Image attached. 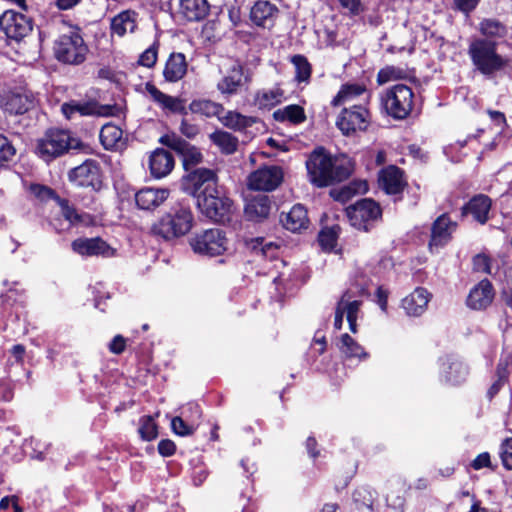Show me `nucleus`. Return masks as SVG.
Instances as JSON below:
<instances>
[{
	"label": "nucleus",
	"mask_w": 512,
	"mask_h": 512,
	"mask_svg": "<svg viewBox=\"0 0 512 512\" xmlns=\"http://www.w3.org/2000/svg\"><path fill=\"white\" fill-rule=\"evenodd\" d=\"M406 186L407 180L400 168L394 165L386 167V194L400 195Z\"/></svg>",
	"instance_id": "obj_35"
},
{
	"label": "nucleus",
	"mask_w": 512,
	"mask_h": 512,
	"mask_svg": "<svg viewBox=\"0 0 512 512\" xmlns=\"http://www.w3.org/2000/svg\"><path fill=\"white\" fill-rule=\"evenodd\" d=\"M281 222L287 230L292 232L307 229L309 219L306 208L301 204L294 205L287 214L282 216Z\"/></svg>",
	"instance_id": "obj_30"
},
{
	"label": "nucleus",
	"mask_w": 512,
	"mask_h": 512,
	"mask_svg": "<svg viewBox=\"0 0 512 512\" xmlns=\"http://www.w3.org/2000/svg\"><path fill=\"white\" fill-rule=\"evenodd\" d=\"M71 248L73 252L84 257L102 256L109 258L113 257L116 252L114 248L100 237L77 238L72 241Z\"/></svg>",
	"instance_id": "obj_16"
},
{
	"label": "nucleus",
	"mask_w": 512,
	"mask_h": 512,
	"mask_svg": "<svg viewBox=\"0 0 512 512\" xmlns=\"http://www.w3.org/2000/svg\"><path fill=\"white\" fill-rule=\"evenodd\" d=\"M473 268L477 272L491 274V260L486 254H478L473 258Z\"/></svg>",
	"instance_id": "obj_54"
},
{
	"label": "nucleus",
	"mask_w": 512,
	"mask_h": 512,
	"mask_svg": "<svg viewBox=\"0 0 512 512\" xmlns=\"http://www.w3.org/2000/svg\"><path fill=\"white\" fill-rule=\"evenodd\" d=\"M146 91L153 101L163 109L173 113H186L185 106L181 99L163 93L155 85L150 83L146 84Z\"/></svg>",
	"instance_id": "obj_29"
},
{
	"label": "nucleus",
	"mask_w": 512,
	"mask_h": 512,
	"mask_svg": "<svg viewBox=\"0 0 512 512\" xmlns=\"http://www.w3.org/2000/svg\"><path fill=\"white\" fill-rule=\"evenodd\" d=\"M339 231L338 225L322 229L318 235L320 246L326 251H331L336 246Z\"/></svg>",
	"instance_id": "obj_47"
},
{
	"label": "nucleus",
	"mask_w": 512,
	"mask_h": 512,
	"mask_svg": "<svg viewBox=\"0 0 512 512\" xmlns=\"http://www.w3.org/2000/svg\"><path fill=\"white\" fill-rule=\"evenodd\" d=\"M491 199L483 194L474 196L469 202L463 206L462 214L471 215L474 220L480 224H485L488 221V215L491 209Z\"/></svg>",
	"instance_id": "obj_27"
},
{
	"label": "nucleus",
	"mask_w": 512,
	"mask_h": 512,
	"mask_svg": "<svg viewBox=\"0 0 512 512\" xmlns=\"http://www.w3.org/2000/svg\"><path fill=\"white\" fill-rule=\"evenodd\" d=\"M291 63L295 66V80L298 82H308L311 77L312 67L307 58L303 55H294Z\"/></svg>",
	"instance_id": "obj_46"
},
{
	"label": "nucleus",
	"mask_w": 512,
	"mask_h": 512,
	"mask_svg": "<svg viewBox=\"0 0 512 512\" xmlns=\"http://www.w3.org/2000/svg\"><path fill=\"white\" fill-rule=\"evenodd\" d=\"M30 193L37 199L41 201H47L49 199H54L58 197L54 190L51 188L41 185V184H32L29 188Z\"/></svg>",
	"instance_id": "obj_53"
},
{
	"label": "nucleus",
	"mask_w": 512,
	"mask_h": 512,
	"mask_svg": "<svg viewBox=\"0 0 512 512\" xmlns=\"http://www.w3.org/2000/svg\"><path fill=\"white\" fill-rule=\"evenodd\" d=\"M482 35L488 38H502L506 35V27L496 19H484L479 24Z\"/></svg>",
	"instance_id": "obj_45"
},
{
	"label": "nucleus",
	"mask_w": 512,
	"mask_h": 512,
	"mask_svg": "<svg viewBox=\"0 0 512 512\" xmlns=\"http://www.w3.org/2000/svg\"><path fill=\"white\" fill-rule=\"evenodd\" d=\"M278 14L279 9L275 4L267 0H258L250 8L249 19L257 27L271 29L275 25Z\"/></svg>",
	"instance_id": "obj_20"
},
{
	"label": "nucleus",
	"mask_w": 512,
	"mask_h": 512,
	"mask_svg": "<svg viewBox=\"0 0 512 512\" xmlns=\"http://www.w3.org/2000/svg\"><path fill=\"white\" fill-rule=\"evenodd\" d=\"M135 12L126 10L116 15L111 21L112 34L119 37L124 36L127 32H133L136 28Z\"/></svg>",
	"instance_id": "obj_36"
},
{
	"label": "nucleus",
	"mask_w": 512,
	"mask_h": 512,
	"mask_svg": "<svg viewBox=\"0 0 512 512\" xmlns=\"http://www.w3.org/2000/svg\"><path fill=\"white\" fill-rule=\"evenodd\" d=\"M454 2L459 10L469 13L477 6L479 0H454Z\"/></svg>",
	"instance_id": "obj_62"
},
{
	"label": "nucleus",
	"mask_w": 512,
	"mask_h": 512,
	"mask_svg": "<svg viewBox=\"0 0 512 512\" xmlns=\"http://www.w3.org/2000/svg\"><path fill=\"white\" fill-rule=\"evenodd\" d=\"M188 64L183 53L173 52L168 57L163 70L164 79L167 82H178L187 73Z\"/></svg>",
	"instance_id": "obj_28"
},
{
	"label": "nucleus",
	"mask_w": 512,
	"mask_h": 512,
	"mask_svg": "<svg viewBox=\"0 0 512 512\" xmlns=\"http://www.w3.org/2000/svg\"><path fill=\"white\" fill-rule=\"evenodd\" d=\"M138 432L145 441H151L157 437V425L152 416H143L140 419Z\"/></svg>",
	"instance_id": "obj_49"
},
{
	"label": "nucleus",
	"mask_w": 512,
	"mask_h": 512,
	"mask_svg": "<svg viewBox=\"0 0 512 512\" xmlns=\"http://www.w3.org/2000/svg\"><path fill=\"white\" fill-rule=\"evenodd\" d=\"M350 224L358 230L367 231L369 224L380 219L381 206L371 198H364L346 208Z\"/></svg>",
	"instance_id": "obj_9"
},
{
	"label": "nucleus",
	"mask_w": 512,
	"mask_h": 512,
	"mask_svg": "<svg viewBox=\"0 0 512 512\" xmlns=\"http://www.w3.org/2000/svg\"><path fill=\"white\" fill-rule=\"evenodd\" d=\"M190 245L195 253L213 257L227 250L228 240L222 230L214 228L196 234Z\"/></svg>",
	"instance_id": "obj_8"
},
{
	"label": "nucleus",
	"mask_w": 512,
	"mask_h": 512,
	"mask_svg": "<svg viewBox=\"0 0 512 512\" xmlns=\"http://www.w3.org/2000/svg\"><path fill=\"white\" fill-rule=\"evenodd\" d=\"M217 174L214 170L197 168L185 179L184 190L198 200L199 194L204 193L208 188L217 187Z\"/></svg>",
	"instance_id": "obj_15"
},
{
	"label": "nucleus",
	"mask_w": 512,
	"mask_h": 512,
	"mask_svg": "<svg viewBox=\"0 0 512 512\" xmlns=\"http://www.w3.org/2000/svg\"><path fill=\"white\" fill-rule=\"evenodd\" d=\"M157 55H158L157 47L155 45H153V46L147 48L140 55L138 62L140 65L150 68L155 65V63L157 61Z\"/></svg>",
	"instance_id": "obj_55"
},
{
	"label": "nucleus",
	"mask_w": 512,
	"mask_h": 512,
	"mask_svg": "<svg viewBox=\"0 0 512 512\" xmlns=\"http://www.w3.org/2000/svg\"><path fill=\"white\" fill-rule=\"evenodd\" d=\"M369 190L366 180H353L341 187L333 188L330 190V196L341 203H346L356 195L365 194Z\"/></svg>",
	"instance_id": "obj_31"
},
{
	"label": "nucleus",
	"mask_w": 512,
	"mask_h": 512,
	"mask_svg": "<svg viewBox=\"0 0 512 512\" xmlns=\"http://www.w3.org/2000/svg\"><path fill=\"white\" fill-rule=\"evenodd\" d=\"M413 93L411 89L402 84L395 85L386 94V112L396 119H404L412 110Z\"/></svg>",
	"instance_id": "obj_12"
},
{
	"label": "nucleus",
	"mask_w": 512,
	"mask_h": 512,
	"mask_svg": "<svg viewBox=\"0 0 512 512\" xmlns=\"http://www.w3.org/2000/svg\"><path fill=\"white\" fill-rule=\"evenodd\" d=\"M11 354L15 357L17 362H22L25 354V347L21 344L14 345L11 349Z\"/></svg>",
	"instance_id": "obj_63"
},
{
	"label": "nucleus",
	"mask_w": 512,
	"mask_h": 512,
	"mask_svg": "<svg viewBox=\"0 0 512 512\" xmlns=\"http://www.w3.org/2000/svg\"><path fill=\"white\" fill-rule=\"evenodd\" d=\"M69 179L78 186L98 189L101 186L100 167L95 160H86L70 171Z\"/></svg>",
	"instance_id": "obj_19"
},
{
	"label": "nucleus",
	"mask_w": 512,
	"mask_h": 512,
	"mask_svg": "<svg viewBox=\"0 0 512 512\" xmlns=\"http://www.w3.org/2000/svg\"><path fill=\"white\" fill-rule=\"evenodd\" d=\"M369 123V112L361 105L344 108L337 117L336 126L345 136H353L366 130Z\"/></svg>",
	"instance_id": "obj_10"
},
{
	"label": "nucleus",
	"mask_w": 512,
	"mask_h": 512,
	"mask_svg": "<svg viewBox=\"0 0 512 512\" xmlns=\"http://www.w3.org/2000/svg\"><path fill=\"white\" fill-rule=\"evenodd\" d=\"M114 107L101 105L95 100H69L61 105V112L68 120L77 116H110L113 115Z\"/></svg>",
	"instance_id": "obj_11"
},
{
	"label": "nucleus",
	"mask_w": 512,
	"mask_h": 512,
	"mask_svg": "<svg viewBox=\"0 0 512 512\" xmlns=\"http://www.w3.org/2000/svg\"><path fill=\"white\" fill-rule=\"evenodd\" d=\"M169 190L165 188H143L135 194V202L139 209L154 210L163 204L169 197Z\"/></svg>",
	"instance_id": "obj_26"
},
{
	"label": "nucleus",
	"mask_w": 512,
	"mask_h": 512,
	"mask_svg": "<svg viewBox=\"0 0 512 512\" xmlns=\"http://www.w3.org/2000/svg\"><path fill=\"white\" fill-rule=\"evenodd\" d=\"M15 153L16 149L10 140L0 133V167L11 161Z\"/></svg>",
	"instance_id": "obj_52"
},
{
	"label": "nucleus",
	"mask_w": 512,
	"mask_h": 512,
	"mask_svg": "<svg viewBox=\"0 0 512 512\" xmlns=\"http://www.w3.org/2000/svg\"><path fill=\"white\" fill-rule=\"evenodd\" d=\"M338 348L346 358H366L364 349L347 333L340 338Z\"/></svg>",
	"instance_id": "obj_44"
},
{
	"label": "nucleus",
	"mask_w": 512,
	"mask_h": 512,
	"mask_svg": "<svg viewBox=\"0 0 512 512\" xmlns=\"http://www.w3.org/2000/svg\"><path fill=\"white\" fill-rule=\"evenodd\" d=\"M38 104L37 95L25 86L14 87L0 98L1 108L14 115H22L34 109Z\"/></svg>",
	"instance_id": "obj_7"
},
{
	"label": "nucleus",
	"mask_w": 512,
	"mask_h": 512,
	"mask_svg": "<svg viewBox=\"0 0 512 512\" xmlns=\"http://www.w3.org/2000/svg\"><path fill=\"white\" fill-rule=\"evenodd\" d=\"M193 226V215L189 208L180 207L163 215L151 226V234L169 241L187 234Z\"/></svg>",
	"instance_id": "obj_3"
},
{
	"label": "nucleus",
	"mask_w": 512,
	"mask_h": 512,
	"mask_svg": "<svg viewBox=\"0 0 512 512\" xmlns=\"http://www.w3.org/2000/svg\"><path fill=\"white\" fill-rule=\"evenodd\" d=\"M439 379L449 385H458L468 376V367L459 359L452 356L442 357L438 361Z\"/></svg>",
	"instance_id": "obj_18"
},
{
	"label": "nucleus",
	"mask_w": 512,
	"mask_h": 512,
	"mask_svg": "<svg viewBox=\"0 0 512 512\" xmlns=\"http://www.w3.org/2000/svg\"><path fill=\"white\" fill-rule=\"evenodd\" d=\"M55 201L61 208L63 217L71 224H77L84 221L85 215L79 214L76 209L69 204L68 200L55 197Z\"/></svg>",
	"instance_id": "obj_50"
},
{
	"label": "nucleus",
	"mask_w": 512,
	"mask_h": 512,
	"mask_svg": "<svg viewBox=\"0 0 512 512\" xmlns=\"http://www.w3.org/2000/svg\"><path fill=\"white\" fill-rule=\"evenodd\" d=\"M456 227L457 223L452 221L447 214L440 215L431 228L430 251L433 253L435 249L444 247L451 240Z\"/></svg>",
	"instance_id": "obj_21"
},
{
	"label": "nucleus",
	"mask_w": 512,
	"mask_h": 512,
	"mask_svg": "<svg viewBox=\"0 0 512 512\" xmlns=\"http://www.w3.org/2000/svg\"><path fill=\"white\" fill-rule=\"evenodd\" d=\"M500 456L505 468L512 470V438L507 439L501 446Z\"/></svg>",
	"instance_id": "obj_56"
},
{
	"label": "nucleus",
	"mask_w": 512,
	"mask_h": 512,
	"mask_svg": "<svg viewBox=\"0 0 512 512\" xmlns=\"http://www.w3.org/2000/svg\"><path fill=\"white\" fill-rule=\"evenodd\" d=\"M99 137L105 149H119L122 142L123 131L120 127L108 123L101 128Z\"/></svg>",
	"instance_id": "obj_39"
},
{
	"label": "nucleus",
	"mask_w": 512,
	"mask_h": 512,
	"mask_svg": "<svg viewBox=\"0 0 512 512\" xmlns=\"http://www.w3.org/2000/svg\"><path fill=\"white\" fill-rule=\"evenodd\" d=\"M280 246L274 242H265L264 239H256L253 245L254 253L264 259L274 262L273 268L279 272L280 268L285 267V262L278 258Z\"/></svg>",
	"instance_id": "obj_33"
},
{
	"label": "nucleus",
	"mask_w": 512,
	"mask_h": 512,
	"mask_svg": "<svg viewBox=\"0 0 512 512\" xmlns=\"http://www.w3.org/2000/svg\"><path fill=\"white\" fill-rule=\"evenodd\" d=\"M366 93L367 90L364 85L358 83H347L341 86L336 96L332 99L331 104L333 106H339Z\"/></svg>",
	"instance_id": "obj_41"
},
{
	"label": "nucleus",
	"mask_w": 512,
	"mask_h": 512,
	"mask_svg": "<svg viewBox=\"0 0 512 512\" xmlns=\"http://www.w3.org/2000/svg\"><path fill=\"white\" fill-rule=\"evenodd\" d=\"M175 160L171 152L163 148L155 149L149 156L148 167L155 179H161L171 173Z\"/></svg>",
	"instance_id": "obj_25"
},
{
	"label": "nucleus",
	"mask_w": 512,
	"mask_h": 512,
	"mask_svg": "<svg viewBox=\"0 0 512 512\" xmlns=\"http://www.w3.org/2000/svg\"><path fill=\"white\" fill-rule=\"evenodd\" d=\"M495 290L487 279L481 280L471 288L466 299V305L476 311L487 309L493 302Z\"/></svg>",
	"instance_id": "obj_22"
},
{
	"label": "nucleus",
	"mask_w": 512,
	"mask_h": 512,
	"mask_svg": "<svg viewBox=\"0 0 512 512\" xmlns=\"http://www.w3.org/2000/svg\"><path fill=\"white\" fill-rule=\"evenodd\" d=\"M171 427L174 433L180 436H188L193 434L197 424L194 420H188L185 422L182 417L176 416L171 421Z\"/></svg>",
	"instance_id": "obj_51"
},
{
	"label": "nucleus",
	"mask_w": 512,
	"mask_h": 512,
	"mask_svg": "<svg viewBox=\"0 0 512 512\" xmlns=\"http://www.w3.org/2000/svg\"><path fill=\"white\" fill-rule=\"evenodd\" d=\"M197 207L207 218L215 222L225 223L230 220L234 203L217 187H212L199 194Z\"/></svg>",
	"instance_id": "obj_4"
},
{
	"label": "nucleus",
	"mask_w": 512,
	"mask_h": 512,
	"mask_svg": "<svg viewBox=\"0 0 512 512\" xmlns=\"http://www.w3.org/2000/svg\"><path fill=\"white\" fill-rule=\"evenodd\" d=\"M186 412H190V416H186L188 420H194L198 425V421L201 418V409L200 406L196 403H189L186 409L182 412L183 415H186Z\"/></svg>",
	"instance_id": "obj_61"
},
{
	"label": "nucleus",
	"mask_w": 512,
	"mask_h": 512,
	"mask_svg": "<svg viewBox=\"0 0 512 512\" xmlns=\"http://www.w3.org/2000/svg\"><path fill=\"white\" fill-rule=\"evenodd\" d=\"M307 170L310 181L317 187H326L347 179L353 172V163L346 157H333L315 150L309 157Z\"/></svg>",
	"instance_id": "obj_1"
},
{
	"label": "nucleus",
	"mask_w": 512,
	"mask_h": 512,
	"mask_svg": "<svg viewBox=\"0 0 512 512\" xmlns=\"http://www.w3.org/2000/svg\"><path fill=\"white\" fill-rule=\"evenodd\" d=\"M0 29L7 38L20 41L32 31V22L24 14L8 10L0 17Z\"/></svg>",
	"instance_id": "obj_13"
},
{
	"label": "nucleus",
	"mask_w": 512,
	"mask_h": 512,
	"mask_svg": "<svg viewBox=\"0 0 512 512\" xmlns=\"http://www.w3.org/2000/svg\"><path fill=\"white\" fill-rule=\"evenodd\" d=\"M502 300L506 307L512 310V287H507L503 290Z\"/></svg>",
	"instance_id": "obj_64"
},
{
	"label": "nucleus",
	"mask_w": 512,
	"mask_h": 512,
	"mask_svg": "<svg viewBox=\"0 0 512 512\" xmlns=\"http://www.w3.org/2000/svg\"><path fill=\"white\" fill-rule=\"evenodd\" d=\"M471 467L475 470L491 467L490 454L488 452L480 453L471 463Z\"/></svg>",
	"instance_id": "obj_58"
},
{
	"label": "nucleus",
	"mask_w": 512,
	"mask_h": 512,
	"mask_svg": "<svg viewBox=\"0 0 512 512\" xmlns=\"http://www.w3.org/2000/svg\"><path fill=\"white\" fill-rule=\"evenodd\" d=\"M361 302L351 300L348 292H345L337 303V307L346 315L347 319L357 318Z\"/></svg>",
	"instance_id": "obj_48"
},
{
	"label": "nucleus",
	"mask_w": 512,
	"mask_h": 512,
	"mask_svg": "<svg viewBox=\"0 0 512 512\" xmlns=\"http://www.w3.org/2000/svg\"><path fill=\"white\" fill-rule=\"evenodd\" d=\"M176 446L173 441L169 439L161 440L158 444V452L164 457L172 456L175 453Z\"/></svg>",
	"instance_id": "obj_59"
},
{
	"label": "nucleus",
	"mask_w": 512,
	"mask_h": 512,
	"mask_svg": "<svg viewBox=\"0 0 512 512\" xmlns=\"http://www.w3.org/2000/svg\"><path fill=\"white\" fill-rule=\"evenodd\" d=\"M180 132L186 136L187 138H194L199 133V128L196 124L189 122L186 119H183L180 124Z\"/></svg>",
	"instance_id": "obj_57"
},
{
	"label": "nucleus",
	"mask_w": 512,
	"mask_h": 512,
	"mask_svg": "<svg viewBox=\"0 0 512 512\" xmlns=\"http://www.w3.org/2000/svg\"><path fill=\"white\" fill-rule=\"evenodd\" d=\"M159 141L161 144L177 151L182 156L186 167L198 165L203 160L200 149L190 145L174 133L163 135Z\"/></svg>",
	"instance_id": "obj_17"
},
{
	"label": "nucleus",
	"mask_w": 512,
	"mask_h": 512,
	"mask_svg": "<svg viewBox=\"0 0 512 512\" xmlns=\"http://www.w3.org/2000/svg\"><path fill=\"white\" fill-rule=\"evenodd\" d=\"M126 347V341L121 335H116L109 344L110 352L114 354H121Z\"/></svg>",
	"instance_id": "obj_60"
},
{
	"label": "nucleus",
	"mask_w": 512,
	"mask_h": 512,
	"mask_svg": "<svg viewBox=\"0 0 512 512\" xmlns=\"http://www.w3.org/2000/svg\"><path fill=\"white\" fill-rule=\"evenodd\" d=\"M54 52L60 62L78 65L86 59L88 47L78 31H70L58 38Z\"/></svg>",
	"instance_id": "obj_6"
},
{
	"label": "nucleus",
	"mask_w": 512,
	"mask_h": 512,
	"mask_svg": "<svg viewBox=\"0 0 512 512\" xmlns=\"http://www.w3.org/2000/svg\"><path fill=\"white\" fill-rule=\"evenodd\" d=\"M220 122L227 128L241 131L254 124L252 117L242 115L235 111H228L225 115L219 117Z\"/></svg>",
	"instance_id": "obj_42"
},
{
	"label": "nucleus",
	"mask_w": 512,
	"mask_h": 512,
	"mask_svg": "<svg viewBox=\"0 0 512 512\" xmlns=\"http://www.w3.org/2000/svg\"><path fill=\"white\" fill-rule=\"evenodd\" d=\"M283 180V170L276 165L263 166L252 172L248 177V187L257 191H272Z\"/></svg>",
	"instance_id": "obj_14"
},
{
	"label": "nucleus",
	"mask_w": 512,
	"mask_h": 512,
	"mask_svg": "<svg viewBox=\"0 0 512 512\" xmlns=\"http://www.w3.org/2000/svg\"><path fill=\"white\" fill-rule=\"evenodd\" d=\"M189 109L196 114L206 117L217 116L218 118L224 111V107L221 104L207 99L193 100L189 105Z\"/></svg>",
	"instance_id": "obj_43"
},
{
	"label": "nucleus",
	"mask_w": 512,
	"mask_h": 512,
	"mask_svg": "<svg viewBox=\"0 0 512 512\" xmlns=\"http://www.w3.org/2000/svg\"><path fill=\"white\" fill-rule=\"evenodd\" d=\"M209 139L223 154L231 155L237 151L238 139L229 132L217 130L209 135Z\"/></svg>",
	"instance_id": "obj_37"
},
{
	"label": "nucleus",
	"mask_w": 512,
	"mask_h": 512,
	"mask_svg": "<svg viewBox=\"0 0 512 512\" xmlns=\"http://www.w3.org/2000/svg\"><path fill=\"white\" fill-rule=\"evenodd\" d=\"M249 81V74L245 73L244 67L237 63L217 83V89L221 94L231 96L237 94L240 88Z\"/></svg>",
	"instance_id": "obj_23"
},
{
	"label": "nucleus",
	"mask_w": 512,
	"mask_h": 512,
	"mask_svg": "<svg viewBox=\"0 0 512 512\" xmlns=\"http://www.w3.org/2000/svg\"><path fill=\"white\" fill-rule=\"evenodd\" d=\"M273 118L278 122H290L292 124H300L306 120L303 107L292 104L274 111Z\"/></svg>",
	"instance_id": "obj_40"
},
{
	"label": "nucleus",
	"mask_w": 512,
	"mask_h": 512,
	"mask_svg": "<svg viewBox=\"0 0 512 512\" xmlns=\"http://www.w3.org/2000/svg\"><path fill=\"white\" fill-rule=\"evenodd\" d=\"M208 12L207 0H180V13L188 21H200Z\"/></svg>",
	"instance_id": "obj_32"
},
{
	"label": "nucleus",
	"mask_w": 512,
	"mask_h": 512,
	"mask_svg": "<svg viewBox=\"0 0 512 512\" xmlns=\"http://www.w3.org/2000/svg\"><path fill=\"white\" fill-rule=\"evenodd\" d=\"M82 146L80 139L73 136L71 132L62 129H50L37 141L35 152L44 161L49 162L71 149H79Z\"/></svg>",
	"instance_id": "obj_2"
},
{
	"label": "nucleus",
	"mask_w": 512,
	"mask_h": 512,
	"mask_svg": "<svg viewBox=\"0 0 512 512\" xmlns=\"http://www.w3.org/2000/svg\"><path fill=\"white\" fill-rule=\"evenodd\" d=\"M431 297L426 288L417 287L402 299L401 306L408 316L419 317L427 310Z\"/></svg>",
	"instance_id": "obj_24"
},
{
	"label": "nucleus",
	"mask_w": 512,
	"mask_h": 512,
	"mask_svg": "<svg viewBox=\"0 0 512 512\" xmlns=\"http://www.w3.org/2000/svg\"><path fill=\"white\" fill-rule=\"evenodd\" d=\"M284 99V91L276 86L270 89H262L256 92L254 103L260 109H271L280 104Z\"/></svg>",
	"instance_id": "obj_34"
},
{
	"label": "nucleus",
	"mask_w": 512,
	"mask_h": 512,
	"mask_svg": "<svg viewBox=\"0 0 512 512\" xmlns=\"http://www.w3.org/2000/svg\"><path fill=\"white\" fill-rule=\"evenodd\" d=\"M468 53L475 67L483 74H492L505 65L504 58L496 52V43L484 39H475Z\"/></svg>",
	"instance_id": "obj_5"
},
{
	"label": "nucleus",
	"mask_w": 512,
	"mask_h": 512,
	"mask_svg": "<svg viewBox=\"0 0 512 512\" xmlns=\"http://www.w3.org/2000/svg\"><path fill=\"white\" fill-rule=\"evenodd\" d=\"M271 205L266 195L251 199L245 207L246 215L253 220L266 218L270 213Z\"/></svg>",
	"instance_id": "obj_38"
}]
</instances>
